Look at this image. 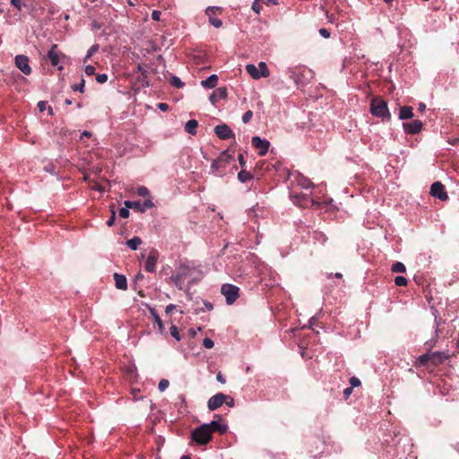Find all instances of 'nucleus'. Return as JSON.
<instances>
[{"instance_id":"obj_1","label":"nucleus","mask_w":459,"mask_h":459,"mask_svg":"<svg viewBox=\"0 0 459 459\" xmlns=\"http://www.w3.org/2000/svg\"><path fill=\"white\" fill-rule=\"evenodd\" d=\"M234 160L229 150L222 152L220 156L213 160L211 165V173L216 176H222V170Z\"/></svg>"},{"instance_id":"obj_2","label":"nucleus","mask_w":459,"mask_h":459,"mask_svg":"<svg viewBox=\"0 0 459 459\" xmlns=\"http://www.w3.org/2000/svg\"><path fill=\"white\" fill-rule=\"evenodd\" d=\"M370 111L372 115L381 118H390L387 103L380 97H375L370 103Z\"/></svg>"},{"instance_id":"obj_3","label":"nucleus","mask_w":459,"mask_h":459,"mask_svg":"<svg viewBox=\"0 0 459 459\" xmlns=\"http://www.w3.org/2000/svg\"><path fill=\"white\" fill-rule=\"evenodd\" d=\"M212 437V436L210 429H208V425L203 424L191 432V439L200 446L208 444Z\"/></svg>"},{"instance_id":"obj_4","label":"nucleus","mask_w":459,"mask_h":459,"mask_svg":"<svg viewBox=\"0 0 459 459\" xmlns=\"http://www.w3.org/2000/svg\"><path fill=\"white\" fill-rule=\"evenodd\" d=\"M239 289L232 284L225 283L221 286V292L226 298L228 305L233 304L238 298Z\"/></svg>"},{"instance_id":"obj_5","label":"nucleus","mask_w":459,"mask_h":459,"mask_svg":"<svg viewBox=\"0 0 459 459\" xmlns=\"http://www.w3.org/2000/svg\"><path fill=\"white\" fill-rule=\"evenodd\" d=\"M124 204L126 208H131L140 212H143L147 209H151L154 206L151 199H146L143 203L141 201H125Z\"/></svg>"},{"instance_id":"obj_6","label":"nucleus","mask_w":459,"mask_h":459,"mask_svg":"<svg viewBox=\"0 0 459 459\" xmlns=\"http://www.w3.org/2000/svg\"><path fill=\"white\" fill-rule=\"evenodd\" d=\"M16 67L25 75L31 74V67L30 66V59L25 55H17L14 59Z\"/></svg>"},{"instance_id":"obj_7","label":"nucleus","mask_w":459,"mask_h":459,"mask_svg":"<svg viewBox=\"0 0 459 459\" xmlns=\"http://www.w3.org/2000/svg\"><path fill=\"white\" fill-rule=\"evenodd\" d=\"M215 134L221 140L234 139L235 134L226 124L218 125L214 127Z\"/></svg>"},{"instance_id":"obj_8","label":"nucleus","mask_w":459,"mask_h":459,"mask_svg":"<svg viewBox=\"0 0 459 459\" xmlns=\"http://www.w3.org/2000/svg\"><path fill=\"white\" fill-rule=\"evenodd\" d=\"M430 194L432 196L437 197L441 201H446L448 199V195L445 189L444 185L438 181L431 185Z\"/></svg>"},{"instance_id":"obj_9","label":"nucleus","mask_w":459,"mask_h":459,"mask_svg":"<svg viewBox=\"0 0 459 459\" xmlns=\"http://www.w3.org/2000/svg\"><path fill=\"white\" fill-rule=\"evenodd\" d=\"M252 145L258 150L260 156H264L270 147V143L265 139H261L259 136H254L251 140Z\"/></svg>"},{"instance_id":"obj_10","label":"nucleus","mask_w":459,"mask_h":459,"mask_svg":"<svg viewBox=\"0 0 459 459\" xmlns=\"http://www.w3.org/2000/svg\"><path fill=\"white\" fill-rule=\"evenodd\" d=\"M214 419H218V420H213L210 423H204V425H208V429H210L211 435L212 436L213 432H218L220 434H224L227 431V425L220 423L221 417L218 414L214 415Z\"/></svg>"},{"instance_id":"obj_11","label":"nucleus","mask_w":459,"mask_h":459,"mask_svg":"<svg viewBox=\"0 0 459 459\" xmlns=\"http://www.w3.org/2000/svg\"><path fill=\"white\" fill-rule=\"evenodd\" d=\"M228 398L227 394H224L222 393H218L215 395L212 396L207 403V406L210 411H215L218 408H220L224 402H226Z\"/></svg>"},{"instance_id":"obj_12","label":"nucleus","mask_w":459,"mask_h":459,"mask_svg":"<svg viewBox=\"0 0 459 459\" xmlns=\"http://www.w3.org/2000/svg\"><path fill=\"white\" fill-rule=\"evenodd\" d=\"M159 252L156 249H152L148 255L145 262L144 268L149 273H154L156 270V264L159 259Z\"/></svg>"},{"instance_id":"obj_13","label":"nucleus","mask_w":459,"mask_h":459,"mask_svg":"<svg viewBox=\"0 0 459 459\" xmlns=\"http://www.w3.org/2000/svg\"><path fill=\"white\" fill-rule=\"evenodd\" d=\"M422 122L420 120H413L411 122L403 123V126L407 134H416L422 129Z\"/></svg>"},{"instance_id":"obj_14","label":"nucleus","mask_w":459,"mask_h":459,"mask_svg":"<svg viewBox=\"0 0 459 459\" xmlns=\"http://www.w3.org/2000/svg\"><path fill=\"white\" fill-rule=\"evenodd\" d=\"M429 354H430V363L433 366L440 365L446 359H447L449 358L448 354H446L445 352H441V351H436V352H432V353L429 352Z\"/></svg>"},{"instance_id":"obj_15","label":"nucleus","mask_w":459,"mask_h":459,"mask_svg":"<svg viewBox=\"0 0 459 459\" xmlns=\"http://www.w3.org/2000/svg\"><path fill=\"white\" fill-rule=\"evenodd\" d=\"M227 97V89L225 87H220L212 91L210 95V101L215 104L219 100H224Z\"/></svg>"},{"instance_id":"obj_16","label":"nucleus","mask_w":459,"mask_h":459,"mask_svg":"<svg viewBox=\"0 0 459 459\" xmlns=\"http://www.w3.org/2000/svg\"><path fill=\"white\" fill-rule=\"evenodd\" d=\"M59 56L60 53L57 51V46L52 45L48 52V58L53 66H56L59 64Z\"/></svg>"},{"instance_id":"obj_17","label":"nucleus","mask_w":459,"mask_h":459,"mask_svg":"<svg viewBox=\"0 0 459 459\" xmlns=\"http://www.w3.org/2000/svg\"><path fill=\"white\" fill-rule=\"evenodd\" d=\"M114 280L117 289L122 290H126L127 289V281L126 276L116 273H114Z\"/></svg>"},{"instance_id":"obj_18","label":"nucleus","mask_w":459,"mask_h":459,"mask_svg":"<svg viewBox=\"0 0 459 459\" xmlns=\"http://www.w3.org/2000/svg\"><path fill=\"white\" fill-rule=\"evenodd\" d=\"M218 76L216 74L210 75L207 79L201 82V85L206 89H213L218 83Z\"/></svg>"},{"instance_id":"obj_19","label":"nucleus","mask_w":459,"mask_h":459,"mask_svg":"<svg viewBox=\"0 0 459 459\" xmlns=\"http://www.w3.org/2000/svg\"><path fill=\"white\" fill-rule=\"evenodd\" d=\"M413 117L412 108L409 106H403L400 108L399 118L402 120L409 119Z\"/></svg>"},{"instance_id":"obj_20","label":"nucleus","mask_w":459,"mask_h":459,"mask_svg":"<svg viewBox=\"0 0 459 459\" xmlns=\"http://www.w3.org/2000/svg\"><path fill=\"white\" fill-rule=\"evenodd\" d=\"M198 126V122L197 120L195 119H190L188 120L186 125H185V130L192 134V135H195L196 134V128Z\"/></svg>"},{"instance_id":"obj_21","label":"nucleus","mask_w":459,"mask_h":459,"mask_svg":"<svg viewBox=\"0 0 459 459\" xmlns=\"http://www.w3.org/2000/svg\"><path fill=\"white\" fill-rule=\"evenodd\" d=\"M246 71L253 79H259L263 77L261 73L258 71V68L255 65H247L246 66Z\"/></svg>"},{"instance_id":"obj_22","label":"nucleus","mask_w":459,"mask_h":459,"mask_svg":"<svg viewBox=\"0 0 459 459\" xmlns=\"http://www.w3.org/2000/svg\"><path fill=\"white\" fill-rule=\"evenodd\" d=\"M429 363H430V354L426 353V354L420 355L417 359L415 366L416 367H424V366H427Z\"/></svg>"},{"instance_id":"obj_23","label":"nucleus","mask_w":459,"mask_h":459,"mask_svg":"<svg viewBox=\"0 0 459 459\" xmlns=\"http://www.w3.org/2000/svg\"><path fill=\"white\" fill-rule=\"evenodd\" d=\"M252 178H253V175L249 171H247L244 169H242L238 174V179L242 183H246V182L251 180Z\"/></svg>"},{"instance_id":"obj_24","label":"nucleus","mask_w":459,"mask_h":459,"mask_svg":"<svg viewBox=\"0 0 459 459\" xmlns=\"http://www.w3.org/2000/svg\"><path fill=\"white\" fill-rule=\"evenodd\" d=\"M185 276L186 273L184 272L171 276V280L179 290H183L182 284Z\"/></svg>"},{"instance_id":"obj_25","label":"nucleus","mask_w":459,"mask_h":459,"mask_svg":"<svg viewBox=\"0 0 459 459\" xmlns=\"http://www.w3.org/2000/svg\"><path fill=\"white\" fill-rule=\"evenodd\" d=\"M141 243L142 239L139 237H134L126 241L127 247L132 250H136Z\"/></svg>"},{"instance_id":"obj_26","label":"nucleus","mask_w":459,"mask_h":459,"mask_svg":"<svg viewBox=\"0 0 459 459\" xmlns=\"http://www.w3.org/2000/svg\"><path fill=\"white\" fill-rule=\"evenodd\" d=\"M150 313L153 316L154 322L158 325L160 331H162V329H163V323H162L160 316L156 312V310L154 308L151 307L150 308Z\"/></svg>"},{"instance_id":"obj_27","label":"nucleus","mask_w":459,"mask_h":459,"mask_svg":"<svg viewBox=\"0 0 459 459\" xmlns=\"http://www.w3.org/2000/svg\"><path fill=\"white\" fill-rule=\"evenodd\" d=\"M406 271L405 265L401 262H396L392 265V272L404 273Z\"/></svg>"},{"instance_id":"obj_28","label":"nucleus","mask_w":459,"mask_h":459,"mask_svg":"<svg viewBox=\"0 0 459 459\" xmlns=\"http://www.w3.org/2000/svg\"><path fill=\"white\" fill-rule=\"evenodd\" d=\"M257 68H258V71L261 73V75H263V77L269 76L270 73H269L268 67L264 62H260L258 64Z\"/></svg>"},{"instance_id":"obj_29","label":"nucleus","mask_w":459,"mask_h":459,"mask_svg":"<svg viewBox=\"0 0 459 459\" xmlns=\"http://www.w3.org/2000/svg\"><path fill=\"white\" fill-rule=\"evenodd\" d=\"M170 83L178 89H180L185 85L184 82L178 77L174 75L170 78Z\"/></svg>"},{"instance_id":"obj_30","label":"nucleus","mask_w":459,"mask_h":459,"mask_svg":"<svg viewBox=\"0 0 459 459\" xmlns=\"http://www.w3.org/2000/svg\"><path fill=\"white\" fill-rule=\"evenodd\" d=\"M110 211H111V216L106 222L108 227H112L115 223V220H116V211H115L114 204L110 205Z\"/></svg>"},{"instance_id":"obj_31","label":"nucleus","mask_w":459,"mask_h":459,"mask_svg":"<svg viewBox=\"0 0 459 459\" xmlns=\"http://www.w3.org/2000/svg\"><path fill=\"white\" fill-rule=\"evenodd\" d=\"M222 9L221 7H217V6H209L205 13L208 16H212L214 15L217 12L219 13H221Z\"/></svg>"},{"instance_id":"obj_32","label":"nucleus","mask_w":459,"mask_h":459,"mask_svg":"<svg viewBox=\"0 0 459 459\" xmlns=\"http://www.w3.org/2000/svg\"><path fill=\"white\" fill-rule=\"evenodd\" d=\"M394 283L396 286L402 287L407 285V279L403 276H396L394 278Z\"/></svg>"},{"instance_id":"obj_33","label":"nucleus","mask_w":459,"mask_h":459,"mask_svg":"<svg viewBox=\"0 0 459 459\" xmlns=\"http://www.w3.org/2000/svg\"><path fill=\"white\" fill-rule=\"evenodd\" d=\"M209 22L215 28H221L222 26V21L218 18H214L213 16H209Z\"/></svg>"},{"instance_id":"obj_34","label":"nucleus","mask_w":459,"mask_h":459,"mask_svg":"<svg viewBox=\"0 0 459 459\" xmlns=\"http://www.w3.org/2000/svg\"><path fill=\"white\" fill-rule=\"evenodd\" d=\"M299 183L303 188L306 189L313 186V183L308 178H302Z\"/></svg>"},{"instance_id":"obj_35","label":"nucleus","mask_w":459,"mask_h":459,"mask_svg":"<svg viewBox=\"0 0 459 459\" xmlns=\"http://www.w3.org/2000/svg\"><path fill=\"white\" fill-rule=\"evenodd\" d=\"M170 334L177 340L179 341L181 339L179 331L176 325H171L170 329Z\"/></svg>"},{"instance_id":"obj_36","label":"nucleus","mask_w":459,"mask_h":459,"mask_svg":"<svg viewBox=\"0 0 459 459\" xmlns=\"http://www.w3.org/2000/svg\"><path fill=\"white\" fill-rule=\"evenodd\" d=\"M99 49V45H93L90 48V49L87 52V55L85 56L84 62H86L91 56L97 52Z\"/></svg>"},{"instance_id":"obj_37","label":"nucleus","mask_w":459,"mask_h":459,"mask_svg":"<svg viewBox=\"0 0 459 459\" xmlns=\"http://www.w3.org/2000/svg\"><path fill=\"white\" fill-rule=\"evenodd\" d=\"M84 86H85V81L83 79L81 80V82L79 84H74L72 85V89L74 91H79L80 92L84 91Z\"/></svg>"},{"instance_id":"obj_38","label":"nucleus","mask_w":459,"mask_h":459,"mask_svg":"<svg viewBox=\"0 0 459 459\" xmlns=\"http://www.w3.org/2000/svg\"><path fill=\"white\" fill-rule=\"evenodd\" d=\"M138 81L142 82L143 86H149V81L147 78V72L143 71L141 76L138 78Z\"/></svg>"},{"instance_id":"obj_39","label":"nucleus","mask_w":459,"mask_h":459,"mask_svg":"<svg viewBox=\"0 0 459 459\" xmlns=\"http://www.w3.org/2000/svg\"><path fill=\"white\" fill-rule=\"evenodd\" d=\"M169 385V380H167V379H161V380L160 381V383H159L158 388H159V390H160V392H163V391H165V390L168 388Z\"/></svg>"},{"instance_id":"obj_40","label":"nucleus","mask_w":459,"mask_h":459,"mask_svg":"<svg viewBox=\"0 0 459 459\" xmlns=\"http://www.w3.org/2000/svg\"><path fill=\"white\" fill-rule=\"evenodd\" d=\"M252 117H253V112L251 110H247V112L244 113V115L242 117V121H243V123L247 124L251 120Z\"/></svg>"},{"instance_id":"obj_41","label":"nucleus","mask_w":459,"mask_h":459,"mask_svg":"<svg viewBox=\"0 0 459 459\" xmlns=\"http://www.w3.org/2000/svg\"><path fill=\"white\" fill-rule=\"evenodd\" d=\"M261 2L254 0V3L252 4V10L259 14L262 10V5L260 4Z\"/></svg>"},{"instance_id":"obj_42","label":"nucleus","mask_w":459,"mask_h":459,"mask_svg":"<svg viewBox=\"0 0 459 459\" xmlns=\"http://www.w3.org/2000/svg\"><path fill=\"white\" fill-rule=\"evenodd\" d=\"M350 384H351V387H352V389H353L354 387L359 386L361 385V382L358 377H352L350 379Z\"/></svg>"},{"instance_id":"obj_43","label":"nucleus","mask_w":459,"mask_h":459,"mask_svg":"<svg viewBox=\"0 0 459 459\" xmlns=\"http://www.w3.org/2000/svg\"><path fill=\"white\" fill-rule=\"evenodd\" d=\"M137 194L141 196H147L149 195L150 192L147 187L140 186L137 188Z\"/></svg>"},{"instance_id":"obj_44","label":"nucleus","mask_w":459,"mask_h":459,"mask_svg":"<svg viewBox=\"0 0 459 459\" xmlns=\"http://www.w3.org/2000/svg\"><path fill=\"white\" fill-rule=\"evenodd\" d=\"M128 209H129V208H126V206H125V207L121 208V209L119 210V216H120L121 218H124V219L128 218V217H129V214H130V212H129V210H128Z\"/></svg>"},{"instance_id":"obj_45","label":"nucleus","mask_w":459,"mask_h":459,"mask_svg":"<svg viewBox=\"0 0 459 459\" xmlns=\"http://www.w3.org/2000/svg\"><path fill=\"white\" fill-rule=\"evenodd\" d=\"M203 345L206 349H212L214 346V342H213V341L212 339L205 338V339H204Z\"/></svg>"},{"instance_id":"obj_46","label":"nucleus","mask_w":459,"mask_h":459,"mask_svg":"<svg viewBox=\"0 0 459 459\" xmlns=\"http://www.w3.org/2000/svg\"><path fill=\"white\" fill-rule=\"evenodd\" d=\"M96 81L99 83H104L108 81V75L105 74H99L96 75Z\"/></svg>"},{"instance_id":"obj_47","label":"nucleus","mask_w":459,"mask_h":459,"mask_svg":"<svg viewBox=\"0 0 459 459\" xmlns=\"http://www.w3.org/2000/svg\"><path fill=\"white\" fill-rule=\"evenodd\" d=\"M11 4L17 8V10L21 11L22 6V0H11Z\"/></svg>"},{"instance_id":"obj_48","label":"nucleus","mask_w":459,"mask_h":459,"mask_svg":"<svg viewBox=\"0 0 459 459\" xmlns=\"http://www.w3.org/2000/svg\"><path fill=\"white\" fill-rule=\"evenodd\" d=\"M319 34H320L322 37L325 38V39H328V38H330V36H331L330 31H329L327 29H325V28H321V29L319 30Z\"/></svg>"},{"instance_id":"obj_49","label":"nucleus","mask_w":459,"mask_h":459,"mask_svg":"<svg viewBox=\"0 0 459 459\" xmlns=\"http://www.w3.org/2000/svg\"><path fill=\"white\" fill-rule=\"evenodd\" d=\"M94 73H95V67L94 66H92L91 65H86V67H85V74L87 75H92V74H94Z\"/></svg>"},{"instance_id":"obj_50","label":"nucleus","mask_w":459,"mask_h":459,"mask_svg":"<svg viewBox=\"0 0 459 459\" xmlns=\"http://www.w3.org/2000/svg\"><path fill=\"white\" fill-rule=\"evenodd\" d=\"M47 105H48L47 101H43V100L39 101L38 103V108H39V111L43 112L44 110L48 109Z\"/></svg>"},{"instance_id":"obj_51","label":"nucleus","mask_w":459,"mask_h":459,"mask_svg":"<svg viewBox=\"0 0 459 459\" xmlns=\"http://www.w3.org/2000/svg\"><path fill=\"white\" fill-rule=\"evenodd\" d=\"M161 13L160 11L154 10L152 13V19L154 21H160Z\"/></svg>"},{"instance_id":"obj_52","label":"nucleus","mask_w":459,"mask_h":459,"mask_svg":"<svg viewBox=\"0 0 459 459\" xmlns=\"http://www.w3.org/2000/svg\"><path fill=\"white\" fill-rule=\"evenodd\" d=\"M169 105L164 102H160L158 104V108L161 111H168L169 110Z\"/></svg>"},{"instance_id":"obj_53","label":"nucleus","mask_w":459,"mask_h":459,"mask_svg":"<svg viewBox=\"0 0 459 459\" xmlns=\"http://www.w3.org/2000/svg\"><path fill=\"white\" fill-rule=\"evenodd\" d=\"M352 391H353V389H352V387H351V386H350V387L345 388V389L343 390V395H344V398H345V399H348V398H349V396L351 394Z\"/></svg>"},{"instance_id":"obj_54","label":"nucleus","mask_w":459,"mask_h":459,"mask_svg":"<svg viewBox=\"0 0 459 459\" xmlns=\"http://www.w3.org/2000/svg\"><path fill=\"white\" fill-rule=\"evenodd\" d=\"M224 403H226V405L229 406V407H233L234 404H235V402H234V399L232 397L228 395V398H227L226 402H224Z\"/></svg>"},{"instance_id":"obj_55","label":"nucleus","mask_w":459,"mask_h":459,"mask_svg":"<svg viewBox=\"0 0 459 459\" xmlns=\"http://www.w3.org/2000/svg\"><path fill=\"white\" fill-rule=\"evenodd\" d=\"M176 309V306L174 304H169L166 307L165 312L167 314H170L173 310Z\"/></svg>"},{"instance_id":"obj_56","label":"nucleus","mask_w":459,"mask_h":459,"mask_svg":"<svg viewBox=\"0 0 459 459\" xmlns=\"http://www.w3.org/2000/svg\"><path fill=\"white\" fill-rule=\"evenodd\" d=\"M238 162L240 164V166L243 168L245 166V159H244V155L243 154H238Z\"/></svg>"},{"instance_id":"obj_57","label":"nucleus","mask_w":459,"mask_h":459,"mask_svg":"<svg viewBox=\"0 0 459 459\" xmlns=\"http://www.w3.org/2000/svg\"><path fill=\"white\" fill-rule=\"evenodd\" d=\"M216 379L221 384L225 383V378L222 377L221 373H218L216 376Z\"/></svg>"},{"instance_id":"obj_58","label":"nucleus","mask_w":459,"mask_h":459,"mask_svg":"<svg viewBox=\"0 0 459 459\" xmlns=\"http://www.w3.org/2000/svg\"><path fill=\"white\" fill-rule=\"evenodd\" d=\"M204 305H205V307H206V308H207L208 310H212L213 306H212V303H210V302H204Z\"/></svg>"},{"instance_id":"obj_59","label":"nucleus","mask_w":459,"mask_h":459,"mask_svg":"<svg viewBox=\"0 0 459 459\" xmlns=\"http://www.w3.org/2000/svg\"><path fill=\"white\" fill-rule=\"evenodd\" d=\"M188 332H189V334L191 335V337H195L196 335V332L193 328L189 329Z\"/></svg>"},{"instance_id":"obj_60","label":"nucleus","mask_w":459,"mask_h":459,"mask_svg":"<svg viewBox=\"0 0 459 459\" xmlns=\"http://www.w3.org/2000/svg\"><path fill=\"white\" fill-rule=\"evenodd\" d=\"M82 136H86V137H91V133L89 132V131H84L82 134Z\"/></svg>"},{"instance_id":"obj_61","label":"nucleus","mask_w":459,"mask_h":459,"mask_svg":"<svg viewBox=\"0 0 459 459\" xmlns=\"http://www.w3.org/2000/svg\"><path fill=\"white\" fill-rule=\"evenodd\" d=\"M425 108H426L425 104H423V103H420V105H419V109H420V111H423V110H425Z\"/></svg>"},{"instance_id":"obj_62","label":"nucleus","mask_w":459,"mask_h":459,"mask_svg":"<svg viewBox=\"0 0 459 459\" xmlns=\"http://www.w3.org/2000/svg\"><path fill=\"white\" fill-rule=\"evenodd\" d=\"M334 277L338 278V279H341L342 277V274L341 273H336L334 274Z\"/></svg>"},{"instance_id":"obj_63","label":"nucleus","mask_w":459,"mask_h":459,"mask_svg":"<svg viewBox=\"0 0 459 459\" xmlns=\"http://www.w3.org/2000/svg\"><path fill=\"white\" fill-rule=\"evenodd\" d=\"M48 112L49 115H53V108L51 107H48Z\"/></svg>"},{"instance_id":"obj_64","label":"nucleus","mask_w":459,"mask_h":459,"mask_svg":"<svg viewBox=\"0 0 459 459\" xmlns=\"http://www.w3.org/2000/svg\"><path fill=\"white\" fill-rule=\"evenodd\" d=\"M180 459H191V457L189 455H183Z\"/></svg>"}]
</instances>
